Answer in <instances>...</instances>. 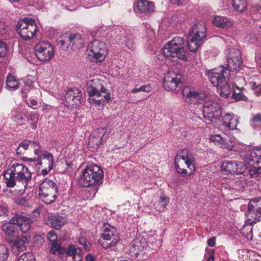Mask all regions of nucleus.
<instances>
[{"mask_svg": "<svg viewBox=\"0 0 261 261\" xmlns=\"http://www.w3.org/2000/svg\"><path fill=\"white\" fill-rule=\"evenodd\" d=\"M67 255L72 256L73 261H82L83 255L80 247L74 245H70L66 252Z\"/></svg>", "mask_w": 261, "mask_h": 261, "instance_id": "obj_29", "label": "nucleus"}, {"mask_svg": "<svg viewBox=\"0 0 261 261\" xmlns=\"http://www.w3.org/2000/svg\"><path fill=\"white\" fill-rule=\"evenodd\" d=\"M29 105L30 107L35 109L34 107L37 105V101L34 99H31L29 102Z\"/></svg>", "mask_w": 261, "mask_h": 261, "instance_id": "obj_60", "label": "nucleus"}, {"mask_svg": "<svg viewBox=\"0 0 261 261\" xmlns=\"http://www.w3.org/2000/svg\"><path fill=\"white\" fill-rule=\"evenodd\" d=\"M203 116L210 122H214L220 119L222 110L220 105L215 101H206L202 107Z\"/></svg>", "mask_w": 261, "mask_h": 261, "instance_id": "obj_10", "label": "nucleus"}, {"mask_svg": "<svg viewBox=\"0 0 261 261\" xmlns=\"http://www.w3.org/2000/svg\"><path fill=\"white\" fill-rule=\"evenodd\" d=\"M182 161L190 170L189 175H192L195 172V158L194 154L188 150L184 149L179 150L175 156L174 159L175 168L177 172L180 174L185 175L188 173L186 169L180 167L179 164Z\"/></svg>", "mask_w": 261, "mask_h": 261, "instance_id": "obj_4", "label": "nucleus"}, {"mask_svg": "<svg viewBox=\"0 0 261 261\" xmlns=\"http://www.w3.org/2000/svg\"><path fill=\"white\" fill-rule=\"evenodd\" d=\"M51 169H49V166L48 165V168L42 169L41 171V173L44 176L46 175Z\"/></svg>", "mask_w": 261, "mask_h": 261, "instance_id": "obj_61", "label": "nucleus"}, {"mask_svg": "<svg viewBox=\"0 0 261 261\" xmlns=\"http://www.w3.org/2000/svg\"><path fill=\"white\" fill-rule=\"evenodd\" d=\"M10 221V223H6L3 225L2 230L5 232L6 239L9 242H12L17 240L18 237V232L15 227Z\"/></svg>", "mask_w": 261, "mask_h": 261, "instance_id": "obj_21", "label": "nucleus"}, {"mask_svg": "<svg viewBox=\"0 0 261 261\" xmlns=\"http://www.w3.org/2000/svg\"><path fill=\"white\" fill-rule=\"evenodd\" d=\"M134 11L144 15H148L154 11L152 3L147 0H139L134 3Z\"/></svg>", "mask_w": 261, "mask_h": 261, "instance_id": "obj_17", "label": "nucleus"}, {"mask_svg": "<svg viewBox=\"0 0 261 261\" xmlns=\"http://www.w3.org/2000/svg\"><path fill=\"white\" fill-rule=\"evenodd\" d=\"M163 83L166 90L173 91L182 86V77L178 71L170 70L165 74Z\"/></svg>", "mask_w": 261, "mask_h": 261, "instance_id": "obj_11", "label": "nucleus"}, {"mask_svg": "<svg viewBox=\"0 0 261 261\" xmlns=\"http://www.w3.org/2000/svg\"><path fill=\"white\" fill-rule=\"evenodd\" d=\"M106 133L103 128H98L94 130L89 138V145L92 147H98L101 143L102 137Z\"/></svg>", "mask_w": 261, "mask_h": 261, "instance_id": "obj_23", "label": "nucleus"}, {"mask_svg": "<svg viewBox=\"0 0 261 261\" xmlns=\"http://www.w3.org/2000/svg\"><path fill=\"white\" fill-rule=\"evenodd\" d=\"M58 196V193L38 191L39 198L44 203L49 204L54 202Z\"/></svg>", "mask_w": 261, "mask_h": 261, "instance_id": "obj_28", "label": "nucleus"}, {"mask_svg": "<svg viewBox=\"0 0 261 261\" xmlns=\"http://www.w3.org/2000/svg\"><path fill=\"white\" fill-rule=\"evenodd\" d=\"M182 96L184 100L191 103H199V100L201 99V96L198 90L189 86L183 88Z\"/></svg>", "mask_w": 261, "mask_h": 261, "instance_id": "obj_15", "label": "nucleus"}, {"mask_svg": "<svg viewBox=\"0 0 261 261\" xmlns=\"http://www.w3.org/2000/svg\"><path fill=\"white\" fill-rule=\"evenodd\" d=\"M39 190L51 193H58L56 183L53 180L45 178L41 183Z\"/></svg>", "mask_w": 261, "mask_h": 261, "instance_id": "obj_27", "label": "nucleus"}, {"mask_svg": "<svg viewBox=\"0 0 261 261\" xmlns=\"http://www.w3.org/2000/svg\"><path fill=\"white\" fill-rule=\"evenodd\" d=\"M231 4L233 9L239 12H243L247 6L246 0H232Z\"/></svg>", "mask_w": 261, "mask_h": 261, "instance_id": "obj_35", "label": "nucleus"}, {"mask_svg": "<svg viewBox=\"0 0 261 261\" xmlns=\"http://www.w3.org/2000/svg\"><path fill=\"white\" fill-rule=\"evenodd\" d=\"M103 177L102 168L96 164H91L82 171L78 182L82 187H88L99 183Z\"/></svg>", "mask_w": 261, "mask_h": 261, "instance_id": "obj_3", "label": "nucleus"}, {"mask_svg": "<svg viewBox=\"0 0 261 261\" xmlns=\"http://www.w3.org/2000/svg\"><path fill=\"white\" fill-rule=\"evenodd\" d=\"M101 237L105 241H112L115 238H117L119 239V237L116 234L115 227L108 223L103 224Z\"/></svg>", "mask_w": 261, "mask_h": 261, "instance_id": "obj_25", "label": "nucleus"}, {"mask_svg": "<svg viewBox=\"0 0 261 261\" xmlns=\"http://www.w3.org/2000/svg\"><path fill=\"white\" fill-rule=\"evenodd\" d=\"M7 52V47L6 43L0 41V58L4 57Z\"/></svg>", "mask_w": 261, "mask_h": 261, "instance_id": "obj_48", "label": "nucleus"}, {"mask_svg": "<svg viewBox=\"0 0 261 261\" xmlns=\"http://www.w3.org/2000/svg\"><path fill=\"white\" fill-rule=\"evenodd\" d=\"M6 85L10 91H14L22 86L20 81H18L12 75H8L6 81Z\"/></svg>", "mask_w": 261, "mask_h": 261, "instance_id": "obj_32", "label": "nucleus"}, {"mask_svg": "<svg viewBox=\"0 0 261 261\" xmlns=\"http://www.w3.org/2000/svg\"><path fill=\"white\" fill-rule=\"evenodd\" d=\"M227 72V69L222 66L205 71V75L210 82L217 87L220 95L225 98L228 97L231 90L226 79Z\"/></svg>", "mask_w": 261, "mask_h": 261, "instance_id": "obj_1", "label": "nucleus"}, {"mask_svg": "<svg viewBox=\"0 0 261 261\" xmlns=\"http://www.w3.org/2000/svg\"><path fill=\"white\" fill-rule=\"evenodd\" d=\"M123 35V33H121L120 36L119 35L117 37V39L118 40V43H125L126 46L130 50H134L135 48V44L134 43L133 38L132 36L125 37L123 36V38H121V36Z\"/></svg>", "mask_w": 261, "mask_h": 261, "instance_id": "obj_34", "label": "nucleus"}, {"mask_svg": "<svg viewBox=\"0 0 261 261\" xmlns=\"http://www.w3.org/2000/svg\"><path fill=\"white\" fill-rule=\"evenodd\" d=\"M13 164H12L6 171L3 173L4 179L6 186L9 188L14 187L16 185V175L14 174V170Z\"/></svg>", "mask_w": 261, "mask_h": 261, "instance_id": "obj_26", "label": "nucleus"}, {"mask_svg": "<svg viewBox=\"0 0 261 261\" xmlns=\"http://www.w3.org/2000/svg\"><path fill=\"white\" fill-rule=\"evenodd\" d=\"M261 121V114H257L253 116L251 121V125L254 127L255 125L253 123L256 122H260Z\"/></svg>", "mask_w": 261, "mask_h": 261, "instance_id": "obj_51", "label": "nucleus"}, {"mask_svg": "<svg viewBox=\"0 0 261 261\" xmlns=\"http://www.w3.org/2000/svg\"><path fill=\"white\" fill-rule=\"evenodd\" d=\"M50 252L53 254H64L66 252V249L61 247L57 242L52 243L50 247Z\"/></svg>", "mask_w": 261, "mask_h": 261, "instance_id": "obj_39", "label": "nucleus"}, {"mask_svg": "<svg viewBox=\"0 0 261 261\" xmlns=\"http://www.w3.org/2000/svg\"><path fill=\"white\" fill-rule=\"evenodd\" d=\"M239 117L232 113H227L223 117V125L230 130L237 129Z\"/></svg>", "mask_w": 261, "mask_h": 261, "instance_id": "obj_22", "label": "nucleus"}, {"mask_svg": "<svg viewBox=\"0 0 261 261\" xmlns=\"http://www.w3.org/2000/svg\"><path fill=\"white\" fill-rule=\"evenodd\" d=\"M248 212L251 217L257 220H261V200L256 199L250 201Z\"/></svg>", "mask_w": 261, "mask_h": 261, "instance_id": "obj_20", "label": "nucleus"}, {"mask_svg": "<svg viewBox=\"0 0 261 261\" xmlns=\"http://www.w3.org/2000/svg\"><path fill=\"white\" fill-rule=\"evenodd\" d=\"M107 51V45L103 41L95 40L89 44L86 52L88 56L101 62L105 59Z\"/></svg>", "mask_w": 261, "mask_h": 261, "instance_id": "obj_9", "label": "nucleus"}, {"mask_svg": "<svg viewBox=\"0 0 261 261\" xmlns=\"http://www.w3.org/2000/svg\"><path fill=\"white\" fill-rule=\"evenodd\" d=\"M31 141L30 140H25L24 141L21 142L19 145L25 151L28 149L29 145L31 144Z\"/></svg>", "mask_w": 261, "mask_h": 261, "instance_id": "obj_53", "label": "nucleus"}, {"mask_svg": "<svg viewBox=\"0 0 261 261\" xmlns=\"http://www.w3.org/2000/svg\"><path fill=\"white\" fill-rule=\"evenodd\" d=\"M171 3L176 5H180L183 4L185 0H170Z\"/></svg>", "mask_w": 261, "mask_h": 261, "instance_id": "obj_63", "label": "nucleus"}, {"mask_svg": "<svg viewBox=\"0 0 261 261\" xmlns=\"http://www.w3.org/2000/svg\"><path fill=\"white\" fill-rule=\"evenodd\" d=\"M216 239L214 237L211 238L207 240V245L210 247H214L215 245Z\"/></svg>", "mask_w": 261, "mask_h": 261, "instance_id": "obj_58", "label": "nucleus"}, {"mask_svg": "<svg viewBox=\"0 0 261 261\" xmlns=\"http://www.w3.org/2000/svg\"><path fill=\"white\" fill-rule=\"evenodd\" d=\"M42 159L46 160L47 165L49 166V169H53L54 164V159L53 154L47 151H44Z\"/></svg>", "mask_w": 261, "mask_h": 261, "instance_id": "obj_43", "label": "nucleus"}, {"mask_svg": "<svg viewBox=\"0 0 261 261\" xmlns=\"http://www.w3.org/2000/svg\"><path fill=\"white\" fill-rule=\"evenodd\" d=\"M22 160L23 161H25V162H35V161H36V159L35 158H29L28 157H25V156H24L22 158Z\"/></svg>", "mask_w": 261, "mask_h": 261, "instance_id": "obj_62", "label": "nucleus"}, {"mask_svg": "<svg viewBox=\"0 0 261 261\" xmlns=\"http://www.w3.org/2000/svg\"><path fill=\"white\" fill-rule=\"evenodd\" d=\"M13 245L12 247V250L15 252L16 250L19 251H23L25 248L24 245L29 243V240L26 237H23L22 238L18 240H14L12 242Z\"/></svg>", "mask_w": 261, "mask_h": 261, "instance_id": "obj_33", "label": "nucleus"}, {"mask_svg": "<svg viewBox=\"0 0 261 261\" xmlns=\"http://www.w3.org/2000/svg\"><path fill=\"white\" fill-rule=\"evenodd\" d=\"M140 92H150L151 91V87L149 85H144L140 87Z\"/></svg>", "mask_w": 261, "mask_h": 261, "instance_id": "obj_54", "label": "nucleus"}, {"mask_svg": "<svg viewBox=\"0 0 261 261\" xmlns=\"http://www.w3.org/2000/svg\"><path fill=\"white\" fill-rule=\"evenodd\" d=\"M20 83H22V86L20 87L21 88V92L26 93L29 90L30 86L32 84V81L31 80H21Z\"/></svg>", "mask_w": 261, "mask_h": 261, "instance_id": "obj_44", "label": "nucleus"}, {"mask_svg": "<svg viewBox=\"0 0 261 261\" xmlns=\"http://www.w3.org/2000/svg\"><path fill=\"white\" fill-rule=\"evenodd\" d=\"M103 84V81L97 78L89 81L87 84V92L90 96L99 97L103 93L108 92Z\"/></svg>", "mask_w": 261, "mask_h": 261, "instance_id": "obj_14", "label": "nucleus"}, {"mask_svg": "<svg viewBox=\"0 0 261 261\" xmlns=\"http://www.w3.org/2000/svg\"><path fill=\"white\" fill-rule=\"evenodd\" d=\"M184 44V39L182 37H174L162 48L163 56L166 59L176 63H179V60L186 61L187 57L183 47Z\"/></svg>", "mask_w": 261, "mask_h": 261, "instance_id": "obj_2", "label": "nucleus"}, {"mask_svg": "<svg viewBox=\"0 0 261 261\" xmlns=\"http://www.w3.org/2000/svg\"><path fill=\"white\" fill-rule=\"evenodd\" d=\"M47 238L49 241L53 243L57 239V236L54 231H50L47 234Z\"/></svg>", "mask_w": 261, "mask_h": 261, "instance_id": "obj_52", "label": "nucleus"}, {"mask_svg": "<svg viewBox=\"0 0 261 261\" xmlns=\"http://www.w3.org/2000/svg\"><path fill=\"white\" fill-rule=\"evenodd\" d=\"M248 85L253 90L256 95L261 96V81H251L248 82Z\"/></svg>", "mask_w": 261, "mask_h": 261, "instance_id": "obj_38", "label": "nucleus"}, {"mask_svg": "<svg viewBox=\"0 0 261 261\" xmlns=\"http://www.w3.org/2000/svg\"><path fill=\"white\" fill-rule=\"evenodd\" d=\"M118 241L119 239L117 238H115L114 239L110 241V243L102 242L101 240L99 241V242L103 248L107 249L116 245L118 242Z\"/></svg>", "mask_w": 261, "mask_h": 261, "instance_id": "obj_46", "label": "nucleus"}, {"mask_svg": "<svg viewBox=\"0 0 261 261\" xmlns=\"http://www.w3.org/2000/svg\"><path fill=\"white\" fill-rule=\"evenodd\" d=\"M137 242L133 244V245L130 247V251L133 253V255L137 256L139 254L140 246L136 244Z\"/></svg>", "mask_w": 261, "mask_h": 261, "instance_id": "obj_49", "label": "nucleus"}, {"mask_svg": "<svg viewBox=\"0 0 261 261\" xmlns=\"http://www.w3.org/2000/svg\"><path fill=\"white\" fill-rule=\"evenodd\" d=\"M103 98L100 99H96L94 98H89L90 102L94 103L97 106H102L104 105L106 103H108L111 99L110 93L109 92H107L106 93H103Z\"/></svg>", "mask_w": 261, "mask_h": 261, "instance_id": "obj_36", "label": "nucleus"}, {"mask_svg": "<svg viewBox=\"0 0 261 261\" xmlns=\"http://www.w3.org/2000/svg\"><path fill=\"white\" fill-rule=\"evenodd\" d=\"M68 40L70 44L75 45L78 47H81L83 43L81 36L77 34H71L68 37Z\"/></svg>", "mask_w": 261, "mask_h": 261, "instance_id": "obj_37", "label": "nucleus"}, {"mask_svg": "<svg viewBox=\"0 0 261 261\" xmlns=\"http://www.w3.org/2000/svg\"><path fill=\"white\" fill-rule=\"evenodd\" d=\"M210 141L216 145L223 149L231 150L237 144L235 138H230L229 140L224 139L220 135H213L210 137Z\"/></svg>", "mask_w": 261, "mask_h": 261, "instance_id": "obj_16", "label": "nucleus"}, {"mask_svg": "<svg viewBox=\"0 0 261 261\" xmlns=\"http://www.w3.org/2000/svg\"><path fill=\"white\" fill-rule=\"evenodd\" d=\"M240 163L234 161L224 160L222 161L221 165L222 172L226 175L240 174L242 173L241 170L239 169Z\"/></svg>", "mask_w": 261, "mask_h": 261, "instance_id": "obj_18", "label": "nucleus"}, {"mask_svg": "<svg viewBox=\"0 0 261 261\" xmlns=\"http://www.w3.org/2000/svg\"><path fill=\"white\" fill-rule=\"evenodd\" d=\"M8 214V210L7 207L4 205H0V217L7 215Z\"/></svg>", "mask_w": 261, "mask_h": 261, "instance_id": "obj_55", "label": "nucleus"}, {"mask_svg": "<svg viewBox=\"0 0 261 261\" xmlns=\"http://www.w3.org/2000/svg\"><path fill=\"white\" fill-rule=\"evenodd\" d=\"M213 22L215 26L222 28H227L232 24V22L228 18L221 16H215Z\"/></svg>", "mask_w": 261, "mask_h": 261, "instance_id": "obj_30", "label": "nucleus"}, {"mask_svg": "<svg viewBox=\"0 0 261 261\" xmlns=\"http://www.w3.org/2000/svg\"><path fill=\"white\" fill-rule=\"evenodd\" d=\"M6 25L4 22L0 21V35L5 34Z\"/></svg>", "mask_w": 261, "mask_h": 261, "instance_id": "obj_56", "label": "nucleus"}, {"mask_svg": "<svg viewBox=\"0 0 261 261\" xmlns=\"http://www.w3.org/2000/svg\"><path fill=\"white\" fill-rule=\"evenodd\" d=\"M232 98L236 101H246L247 100V97L241 92L233 93L232 95Z\"/></svg>", "mask_w": 261, "mask_h": 261, "instance_id": "obj_47", "label": "nucleus"}, {"mask_svg": "<svg viewBox=\"0 0 261 261\" xmlns=\"http://www.w3.org/2000/svg\"><path fill=\"white\" fill-rule=\"evenodd\" d=\"M37 59L43 62L50 61L54 56L55 49L51 43L47 41H40L34 47Z\"/></svg>", "mask_w": 261, "mask_h": 261, "instance_id": "obj_8", "label": "nucleus"}, {"mask_svg": "<svg viewBox=\"0 0 261 261\" xmlns=\"http://www.w3.org/2000/svg\"><path fill=\"white\" fill-rule=\"evenodd\" d=\"M206 35V29L203 24L196 23L189 32V36L192 38L202 40Z\"/></svg>", "mask_w": 261, "mask_h": 261, "instance_id": "obj_24", "label": "nucleus"}, {"mask_svg": "<svg viewBox=\"0 0 261 261\" xmlns=\"http://www.w3.org/2000/svg\"><path fill=\"white\" fill-rule=\"evenodd\" d=\"M86 261H94V258L91 254H88L85 257Z\"/></svg>", "mask_w": 261, "mask_h": 261, "instance_id": "obj_64", "label": "nucleus"}, {"mask_svg": "<svg viewBox=\"0 0 261 261\" xmlns=\"http://www.w3.org/2000/svg\"><path fill=\"white\" fill-rule=\"evenodd\" d=\"M9 256V249L5 245L0 244V261H7Z\"/></svg>", "mask_w": 261, "mask_h": 261, "instance_id": "obj_42", "label": "nucleus"}, {"mask_svg": "<svg viewBox=\"0 0 261 261\" xmlns=\"http://www.w3.org/2000/svg\"><path fill=\"white\" fill-rule=\"evenodd\" d=\"M24 152H25V150L23 148H22L21 147H20V146L19 145L16 150V154L17 155V156H20L22 154H23Z\"/></svg>", "mask_w": 261, "mask_h": 261, "instance_id": "obj_59", "label": "nucleus"}, {"mask_svg": "<svg viewBox=\"0 0 261 261\" xmlns=\"http://www.w3.org/2000/svg\"><path fill=\"white\" fill-rule=\"evenodd\" d=\"M17 181L21 183L25 189L32 188V173L27 167L17 162L12 163Z\"/></svg>", "mask_w": 261, "mask_h": 261, "instance_id": "obj_7", "label": "nucleus"}, {"mask_svg": "<svg viewBox=\"0 0 261 261\" xmlns=\"http://www.w3.org/2000/svg\"><path fill=\"white\" fill-rule=\"evenodd\" d=\"M11 222L17 225L22 232L25 233L30 230L32 220L26 217L16 215L11 219Z\"/></svg>", "mask_w": 261, "mask_h": 261, "instance_id": "obj_19", "label": "nucleus"}, {"mask_svg": "<svg viewBox=\"0 0 261 261\" xmlns=\"http://www.w3.org/2000/svg\"><path fill=\"white\" fill-rule=\"evenodd\" d=\"M82 100L81 91L79 89L70 88L64 92L63 103L67 108H77Z\"/></svg>", "mask_w": 261, "mask_h": 261, "instance_id": "obj_12", "label": "nucleus"}, {"mask_svg": "<svg viewBox=\"0 0 261 261\" xmlns=\"http://www.w3.org/2000/svg\"><path fill=\"white\" fill-rule=\"evenodd\" d=\"M201 41L195 38H192V37L189 36L188 45L190 51L195 52L199 47Z\"/></svg>", "mask_w": 261, "mask_h": 261, "instance_id": "obj_40", "label": "nucleus"}, {"mask_svg": "<svg viewBox=\"0 0 261 261\" xmlns=\"http://www.w3.org/2000/svg\"><path fill=\"white\" fill-rule=\"evenodd\" d=\"M44 151H42L40 149H35L34 150V153L38 156V159H39L38 164L42 165V163L41 161V158H43V154Z\"/></svg>", "mask_w": 261, "mask_h": 261, "instance_id": "obj_50", "label": "nucleus"}, {"mask_svg": "<svg viewBox=\"0 0 261 261\" xmlns=\"http://www.w3.org/2000/svg\"><path fill=\"white\" fill-rule=\"evenodd\" d=\"M245 160L250 166V175L253 178L261 176V148H256L247 151Z\"/></svg>", "mask_w": 261, "mask_h": 261, "instance_id": "obj_5", "label": "nucleus"}, {"mask_svg": "<svg viewBox=\"0 0 261 261\" xmlns=\"http://www.w3.org/2000/svg\"><path fill=\"white\" fill-rule=\"evenodd\" d=\"M254 221H252L251 220L248 219L245 222V224L243 226V228L242 230L243 233H246V230H249V233H246V236L249 238V236L250 235V239H252V224Z\"/></svg>", "mask_w": 261, "mask_h": 261, "instance_id": "obj_41", "label": "nucleus"}, {"mask_svg": "<svg viewBox=\"0 0 261 261\" xmlns=\"http://www.w3.org/2000/svg\"><path fill=\"white\" fill-rule=\"evenodd\" d=\"M14 121L19 124H23L21 122L24 120V117L22 115H17L14 117Z\"/></svg>", "mask_w": 261, "mask_h": 261, "instance_id": "obj_57", "label": "nucleus"}, {"mask_svg": "<svg viewBox=\"0 0 261 261\" xmlns=\"http://www.w3.org/2000/svg\"><path fill=\"white\" fill-rule=\"evenodd\" d=\"M48 221L51 226L56 229H60L66 222L63 217L58 215L51 216L48 218Z\"/></svg>", "mask_w": 261, "mask_h": 261, "instance_id": "obj_31", "label": "nucleus"}, {"mask_svg": "<svg viewBox=\"0 0 261 261\" xmlns=\"http://www.w3.org/2000/svg\"><path fill=\"white\" fill-rule=\"evenodd\" d=\"M16 29L21 38L29 41L35 36L37 26L33 19L26 17L18 21Z\"/></svg>", "mask_w": 261, "mask_h": 261, "instance_id": "obj_6", "label": "nucleus"}, {"mask_svg": "<svg viewBox=\"0 0 261 261\" xmlns=\"http://www.w3.org/2000/svg\"><path fill=\"white\" fill-rule=\"evenodd\" d=\"M17 261H36L35 256L31 252H27L20 255Z\"/></svg>", "mask_w": 261, "mask_h": 261, "instance_id": "obj_45", "label": "nucleus"}, {"mask_svg": "<svg viewBox=\"0 0 261 261\" xmlns=\"http://www.w3.org/2000/svg\"><path fill=\"white\" fill-rule=\"evenodd\" d=\"M227 71L236 70L239 68L242 63L241 51L234 48H230L228 49L227 55Z\"/></svg>", "mask_w": 261, "mask_h": 261, "instance_id": "obj_13", "label": "nucleus"}]
</instances>
